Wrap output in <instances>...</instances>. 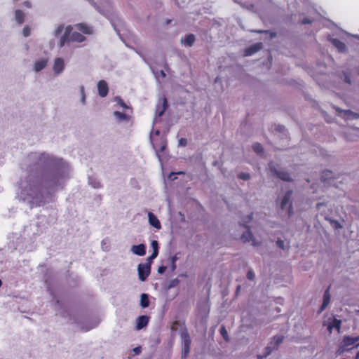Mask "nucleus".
<instances>
[{
  "label": "nucleus",
  "mask_w": 359,
  "mask_h": 359,
  "mask_svg": "<svg viewBox=\"0 0 359 359\" xmlns=\"http://www.w3.org/2000/svg\"><path fill=\"white\" fill-rule=\"evenodd\" d=\"M93 187L95 188H100L101 187L100 185V182H97V183H95V184L93 185Z\"/></svg>",
  "instance_id": "obj_50"
},
{
  "label": "nucleus",
  "mask_w": 359,
  "mask_h": 359,
  "mask_svg": "<svg viewBox=\"0 0 359 359\" xmlns=\"http://www.w3.org/2000/svg\"><path fill=\"white\" fill-rule=\"evenodd\" d=\"M276 245L277 246L282 249V250H285V242L284 241L281 240V239H278V241H276Z\"/></svg>",
  "instance_id": "obj_35"
},
{
  "label": "nucleus",
  "mask_w": 359,
  "mask_h": 359,
  "mask_svg": "<svg viewBox=\"0 0 359 359\" xmlns=\"http://www.w3.org/2000/svg\"><path fill=\"white\" fill-rule=\"evenodd\" d=\"M158 255V252L156 250H153L152 254L147 258V262H150V265L151 264L152 260L155 259Z\"/></svg>",
  "instance_id": "obj_32"
},
{
  "label": "nucleus",
  "mask_w": 359,
  "mask_h": 359,
  "mask_svg": "<svg viewBox=\"0 0 359 359\" xmlns=\"http://www.w3.org/2000/svg\"><path fill=\"white\" fill-rule=\"evenodd\" d=\"M248 243H251L253 245H257L259 243V241H255L254 239V236L252 233L250 231V229L248 228Z\"/></svg>",
  "instance_id": "obj_29"
},
{
  "label": "nucleus",
  "mask_w": 359,
  "mask_h": 359,
  "mask_svg": "<svg viewBox=\"0 0 359 359\" xmlns=\"http://www.w3.org/2000/svg\"><path fill=\"white\" fill-rule=\"evenodd\" d=\"M65 68L64 60L60 57H57L54 61L53 71L55 74L61 73Z\"/></svg>",
  "instance_id": "obj_11"
},
{
  "label": "nucleus",
  "mask_w": 359,
  "mask_h": 359,
  "mask_svg": "<svg viewBox=\"0 0 359 359\" xmlns=\"http://www.w3.org/2000/svg\"><path fill=\"white\" fill-rule=\"evenodd\" d=\"M176 269V262H171V269L172 271L175 270Z\"/></svg>",
  "instance_id": "obj_47"
},
{
  "label": "nucleus",
  "mask_w": 359,
  "mask_h": 359,
  "mask_svg": "<svg viewBox=\"0 0 359 359\" xmlns=\"http://www.w3.org/2000/svg\"><path fill=\"white\" fill-rule=\"evenodd\" d=\"M252 149L257 154H262L264 153L262 145L258 142L253 144Z\"/></svg>",
  "instance_id": "obj_27"
},
{
  "label": "nucleus",
  "mask_w": 359,
  "mask_h": 359,
  "mask_svg": "<svg viewBox=\"0 0 359 359\" xmlns=\"http://www.w3.org/2000/svg\"><path fill=\"white\" fill-rule=\"evenodd\" d=\"M158 255V252L156 250H153L152 254L147 258V262H150V265L151 264L152 260L155 259Z\"/></svg>",
  "instance_id": "obj_33"
},
{
  "label": "nucleus",
  "mask_w": 359,
  "mask_h": 359,
  "mask_svg": "<svg viewBox=\"0 0 359 359\" xmlns=\"http://www.w3.org/2000/svg\"><path fill=\"white\" fill-rule=\"evenodd\" d=\"M148 218L149 224L157 229H160L161 228V223L158 219L151 212H149L148 213Z\"/></svg>",
  "instance_id": "obj_13"
},
{
  "label": "nucleus",
  "mask_w": 359,
  "mask_h": 359,
  "mask_svg": "<svg viewBox=\"0 0 359 359\" xmlns=\"http://www.w3.org/2000/svg\"><path fill=\"white\" fill-rule=\"evenodd\" d=\"M271 171L280 180L285 182H292L293 180L290 177V173L287 171H280L276 170L275 166L270 165Z\"/></svg>",
  "instance_id": "obj_6"
},
{
  "label": "nucleus",
  "mask_w": 359,
  "mask_h": 359,
  "mask_svg": "<svg viewBox=\"0 0 359 359\" xmlns=\"http://www.w3.org/2000/svg\"><path fill=\"white\" fill-rule=\"evenodd\" d=\"M359 336L358 337H350V336H344L343 337L341 345L339 346V348L337 351L338 355H341L346 351H348L354 347L359 346Z\"/></svg>",
  "instance_id": "obj_1"
},
{
  "label": "nucleus",
  "mask_w": 359,
  "mask_h": 359,
  "mask_svg": "<svg viewBox=\"0 0 359 359\" xmlns=\"http://www.w3.org/2000/svg\"><path fill=\"white\" fill-rule=\"evenodd\" d=\"M177 174H178V175H181V174H184V172H177Z\"/></svg>",
  "instance_id": "obj_55"
},
{
  "label": "nucleus",
  "mask_w": 359,
  "mask_h": 359,
  "mask_svg": "<svg viewBox=\"0 0 359 359\" xmlns=\"http://www.w3.org/2000/svg\"><path fill=\"white\" fill-rule=\"evenodd\" d=\"M86 37L83 34L76 32H73L70 36V41L79 43L84 41Z\"/></svg>",
  "instance_id": "obj_19"
},
{
  "label": "nucleus",
  "mask_w": 359,
  "mask_h": 359,
  "mask_svg": "<svg viewBox=\"0 0 359 359\" xmlns=\"http://www.w3.org/2000/svg\"><path fill=\"white\" fill-rule=\"evenodd\" d=\"M313 22L312 20L309 19V18H304L301 21V24L306 25V24H311Z\"/></svg>",
  "instance_id": "obj_38"
},
{
  "label": "nucleus",
  "mask_w": 359,
  "mask_h": 359,
  "mask_svg": "<svg viewBox=\"0 0 359 359\" xmlns=\"http://www.w3.org/2000/svg\"><path fill=\"white\" fill-rule=\"evenodd\" d=\"M181 337L184 342V351L182 358H186L190 352L191 340L187 331L183 332Z\"/></svg>",
  "instance_id": "obj_5"
},
{
  "label": "nucleus",
  "mask_w": 359,
  "mask_h": 359,
  "mask_svg": "<svg viewBox=\"0 0 359 359\" xmlns=\"http://www.w3.org/2000/svg\"><path fill=\"white\" fill-rule=\"evenodd\" d=\"M158 255V252L156 250H153L152 254L147 258V262H150V265L151 264L152 260L155 259Z\"/></svg>",
  "instance_id": "obj_31"
},
{
  "label": "nucleus",
  "mask_w": 359,
  "mask_h": 359,
  "mask_svg": "<svg viewBox=\"0 0 359 359\" xmlns=\"http://www.w3.org/2000/svg\"><path fill=\"white\" fill-rule=\"evenodd\" d=\"M166 146H167L166 142L164 141H162L159 146L156 147V150L157 154L163 153L164 151V150L165 149Z\"/></svg>",
  "instance_id": "obj_30"
},
{
  "label": "nucleus",
  "mask_w": 359,
  "mask_h": 359,
  "mask_svg": "<svg viewBox=\"0 0 359 359\" xmlns=\"http://www.w3.org/2000/svg\"><path fill=\"white\" fill-rule=\"evenodd\" d=\"M334 224H335V227H336L337 229H339V228H341V227H342V226H341V225L338 222H337V221H336V222H334Z\"/></svg>",
  "instance_id": "obj_48"
},
{
  "label": "nucleus",
  "mask_w": 359,
  "mask_h": 359,
  "mask_svg": "<svg viewBox=\"0 0 359 359\" xmlns=\"http://www.w3.org/2000/svg\"><path fill=\"white\" fill-rule=\"evenodd\" d=\"M283 335H276L271 339L269 345L265 348L262 357L268 356L273 350L277 349L283 341Z\"/></svg>",
  "instance_id": "obj_3"
},
{
  "label": "nucleus",
  "mask_w": 359,
  "mask_h": 359,
  "mask_svg": "<svg viewBox=\"0 0 359 359\" xmlns=\"http://www.w3.org/2000/svg\"><path fill=\"white\" fill-rule=\"evenodd\" d=\"M262 47V43H257L254 46H251L248 47V55H251L257 52L258 50L261 49Z\"/></svg>",
  "instance_id": "obj_25"
},
{
  "label": "nucleus",
  "mask_w": 359,
  "mask_h": 359,
  "mask_svg": "<svg viewBox=\"0 0 359 359\" xmlns=\"http://www.w3.org/2000/svg\"><path fill=\"white\" fill-rule=\"evenodd\" d=\"M243 54H244V55H247V49H245L243 50Z\"/></svg>",
  "instance_id": "obj_53"
},
{
  "label": "nucleus",
  "mask_w": 359,
  "mask_h": 359,
  "mask_svg": "<svg viewBox=\"0 0 359 359\" xmlns=\"http://www.w3.org/2000/svg\"><path fill=\"white\" fill-rule=\"evenodd\" d=\"M166 106H167V100H166V99L165 98V99H164V100H163V110H162L161 111H160V112L158 113V116H162V115H163V112H164V111H165V108H166Z\"/></svg>",
  "instance_id": "obj_41"
},
{
  "label": "nucleus",
  "mask_w": 359,
  "mask_h": 359,
  "mask_svg": "<svg viewBox=\"0 0 359 359\" xmlns=\"http://www.w3.org/2000/svg\"><path fill=\"white\" fill-rule=\"evenodd\" d=\"M76 27L80 32L85 34H91L93 33L91 27H90L85 23L77 24Z\"/></svg>",
  "instance_id": "obj_18"
},
{
  "label": "nucleus",
  "mask_w": 359,
  "mask_h": 359,
  "mask_svg": "<svg viewBox=\"0 0 359 359\" xmlns=\"http://www.w3.org/2000/svg\"><path fill=\"white\" fill-rule=\"evenodd\" d=\"M165 270H166V266H161L158 269V273H160V274H162V273H163L165 271Z\"/></svg>",
  "instance_id": "obj_42"
},
{
  "label": "nucleus",
  "mask_w": 359,
  "mask_h": 359,
  "mask_svg": "<svg viewBox=\"0 0 359 359\" xmlns=\"http://www.w3.org/2000/svg\"><path fill=\"white\" fill-rule=\"evenodd\" d=\"M48 64V59L43 58L35 62L34 65V70L36 72L44 69Z\"/></svg>",
  "instance_id": "obj_16"
},
{
  "label": "nucleus",
  "mask_w": 359,
  "mask_h": 359,
  "mask_svg": "<svg viewBox=\"0 0 359 359\" xmlns=\"http://www.w3.org/2000/svg\"><path fill=\"white\" fill-rule=\"evenodd\" d=\"M254 278H255L254 273L252 271L248 270V280H253Z\"/></svg>",
  "instance_id": "obj_45"
},
{
  "label": "nucleus",
  "mask_w": 359,
  "mask_h": 359,
  "mask_svg": "<svg viewBox=\"0 0 359 359\" xmlns=\"http://www.w3.org/2000/svg\"><path fill=\"white\" fill-rule=\"evenodd\" d=\"M248 222H249L250 220H252V218H253V214H252V213H251L250 215H248Z\"/></svg>",
  "instance_id": "obj_51"
},
{
  "label": "nucleus",
  "mask_w": 359,
  "mask_h": 359,
  "mask_svg": "<svg viewBox=\"0 0 359 359\" xmlns=\"http://www.w3.org/2000/svg\"><path fill=\"white\" fill-rule=\"evenodd\" d=\"M292 191L288 190L283 196L280 207L282 210H286L287 216L290 217L293 215V206L292 201Z\"/></svg>",
  "instance_id": "obj_2"
},
{
  "label": "nucleus",
  "mask_w": 359,
  "mask_h": 359,
  "mask_svg": "<svg viewBox=\"0 0 359 359\" xmlns=\"http://www.w3.org/2000/svg\"><path fill=\"white\" fill-rule=\"evenodd\" d=\"M149 299L147 294L143 293L141 294L140 305L142 308H147L149 306Z\"/></svg>",
  "instance_id": "obj_24"
},
{
  "label": "nucleus",
  "mask_w": 359,
  "mask_h": 359,
  "mask_svg": "<svg viewBox=\"0 0 359 359\" xmlns=\"http://www.w3.org/2000/svg\"><path fill=\"white\" fill-rule=\"evenodd\" d=\"M236 2L239 3L237 0H234Z\"/></svg>",
  "instance_id": "obj_58"
},
{
  "label": "nucleus",
  "mask_w": 359,
  "mask_h": 359,
  "mask_svg": "<svg viewBox=\"0 0 359 359\" xmlns=\"http://www.w3.org/2000/svg\"><path fill=\"white\" fill-rule=\"evenodd\" d=\"M355 359H359V351L356 353Z\"/></svg>",
  "instance_id": "obj_52"
},
{
  "label": "nucleus",
  "mask_w": 359,
  "mask_h": 359,
  "mask_svg": "<svg viewBox=\"0 0 359 359\" xmlns=\"http://www.w3.org/2000/svg\"><path fill=\"white\" fill-rule=\"evenodd\" d=\"M177 257L176 255L171 257V262H176Z\"/></svg>",
  "instance_id": "obj_49"
},
{
  "label": "nucleus",
  "mask_w": 359,
  "mask_h": 359,
  "mask_svg": "<svg viewBox=\"0 0 359 359\" xmlns=\"http://www.w3.org/2000/svg\"><path fill=\"white\" fill-rule=\"evenodd\" d=\"M114 115L119 121H128L131 117L130 114L118 111H114Z\"/></svg>",
  "instance_id": "obj_17"
},
{
  "label": "nucleus",
  "mask_w": 359,
  "mask_h": 359,
  "mask_svg": "<svg viewBox=\"0 0 359 359\" xmlns=\"http://www.w3.org/2000/svg\"><path fill=\"white\" fill-rule=\"evenodd\" d=\"M332 179V172L330 170H326L323 172L321 175V180L323 182H328L330 183V180Z\"/></svg>",
  "instance_id": "obj_23"
},
{
  "label": "nucleus",
  "mask_w": 359,
  "mask_h": 359,
  "mask_svg": "<svg viewBox=\"0 0 359 359\" xmlns=\"http://www.w3.org/2000/svg\"><path fill=\"white\" fill-rule=\"evenodd\" d=\"M115 101L116 102L118 105H119L120 107H121L123 109L130 110V113H132V108L128 107L121 97H115Z\"/></svg>",
  "instance_id": "obj_26"
},
{
  "label": "nucleus",
  "mask_w": 359,
  "mask_h": 359,
  "mask_svg": "<svg viewBox=\"0 0 359 359\" xmlns=\"http://www.w3.org/2000/svg\"><path fill=\"white\" fill-rule=\"evenodd\" d=\"M330 286H329L324 292L323 302L320 306V312L325 310L330 302Z\"/></svg>",
  "instance_id": "obj_14"
},
{
  "label": "nucleus",
  "mask_w": 359,
  "mask_h": 359,
  "mask_svg": "<svg viewBox=\"0 0 359 359\" xmlns=\"http://www.w3.org/2000/svg\"><path fill=\"white\" fill-rule=\"evenodd\" d=\"M149 321V317L146 315L140 316L137 318L136 330H140L146 327Z\"/></svg>",
  "instance_id": "obj_9"
},
{
  "label": "nucleus",
  "mask_w": 359,
  "mask_h": 359,
  "mask_svg": "<svg viewBox=\"0 0 359 359\" xmlns=\"http://www.w3.org/2000/svg\"><path fill=\"white\" fill-rule=\"evenodd\" d=\"M179 144L180 146L185 147L187 145V140L186 138H181L179 140Z\"/></svg>",
  "instance_id": "obj_40"
},
{
  "label": "nucleus",
  "mask_w": 359,
  "mask_h": 359,
  "mask_svg": "<svg viewBox=\"0 0 359 359\" xmlns=\"http://www.w3.org/2000/svg\"><path fill=\"white\" fill-rule=\"evenodd\" d=\"M139 279L141 281H144L150 274L151 267L150 262L145 264H140L137 267Z\"/></svg>",
  "instance_id": "obj_4"
},
{
  "label": "nucleus",
  "mask_w": 359,
  "mask_h": 359,
  "mask_svg": "<svg viewBox=\"0 0 359 359\" xmlns=\"http://www.w3.org/2000/svg\"><path fill=\"white\" fill-rule=\"evenodd\" d=\"M23 5L25 6H26L27 8H31L32 7V4L29 1H25L23 2Z\"/></svg>",
  "instance_id": "obj_46"
},
{
  "label": "nucleus",
  "mask_w": 359,
  "mask_h": 359,
  "mask_svg": "<svg viewBox=\"0 0 359 359\" xmlns=\"http://www.w3.org/2000/svg\"><path fill=\"white\" fill-rule=\"evenodd\" d=\"M151 247L153 248V250H156L158 252V243L157 241H152Z\"/></svg>",
  "instance_id": "obj_39"
},
{
  "label": "nucleus",
  "mask_w": 359,
  "mask_h": 359,
  "mask_svg": "<svg viewBox=\"0 0 359 359\" xmlns=\"http://www.w3.org/2000/svg\"><path fill=\"white\" fill-rule=\"evenodd\" d=\"M23 35L25 36V37H27L30 35V29L28 26H25L24 28H23Z\"/></svg>",
  "instance_id": "obj_37"
},
{
  "label": "nucleus",
  "mask_w": 359,
  "mask_h": 359,
  "mask_svg": "<svg viewBox=\"0 0 359 359\" xmlns=\"http://www.w3.org/2000/svg\"><path fill=\"white\" fill-rule=\"evenodd\" d=\"M51 159L50 158L49 156H46L44 154H42L39 158V161H43V162H49L50 161Z\"/></svg>",
  "instance_id": "obj_36"
},
{
  "label": "nucleus",
  "mask_w": 359,
  "mask_h": 359,
  "mask_svg": "<svg viewBox=\"0 0 359 359\" xmlns=\"http://www.w3.org/2000/svg\"><path fill=\"white\" fill-rule=\"evenodd\" d=\"M244 236H245V232L243 233L242 238H243Z\"/></svg>",
  "instance_id": "obj_56"
},
{
  "label": "nucleus",
  "mask_w": 359,
  "mask_h": 359,
  "mask_svg": "<svg viewBox=\"0 0 359 359\" xmlns=\"http://www.w3.org/2000/svg\"><path fill=\"white\" fill-rule=\"evenodd\" d=\"M219 333L225 341L228 342L229 341V334L224 325L220 327Z\"/></svg>",
  "instance_id": "obj_28"
},
{
  "label": "nucleus",
  "mask_w": 359,
  "mask_h": 359,
  "mask_svg": "<svg viewBox=\"0 0 359 359\" xmlns=\"http://www.w3.org/2000/svg\"><path fill=\"white\" fill-rule=\"evenodd\" d=\"M238 178L246 180H247V172H241L238 175Z\"/></svg>",
  "instance_id": "obj_43"
},
{
  "label": "nucleus",
  "mask_w": 359,
  "mask_h": 359,
  "mask_svg": "<svg viewBox=\"0 0 359 359\" xmlns=\"http://www.w3.org/2000/svg\"><path fill=\"white\" fill-rule=\"evenodd\" d=\"M15 17L18 24L21 25L25 22V13L22 11L17 9L15 11Z\"/></svg>",
  "instance_id": "obj_22"
},
{
  "label": "nucleus",
  "mask_w": 359,
  "mask_h": 359,
  "mask_svg": "<svg viewBox=\"0 0 359 359\" xmlns=\"http://www.w3.org/2000/svg\"><path fill=\"white\" fill-rule=\"evenodd\" d=\"M1 285H2V282H1V280H0V287L1 286Z\"/></svg>",
  "instance_id": "obj_57"
},
{
  "label": "nucleus",
  "mask_w": 359,
  "mask_h": 359,
  "mask_svg": "<svg viewBox=\"0 0 359 359\" xmlns=\"http://www.w3.org/2000/svg\"><path fill=\"white\" fill-rule=\"evenodd\" d=\"M244 227L247 228V223L246 222H243V224H242Z\"/></svg>",
  "instance_id": "obj_54"
},
{
  "label": "nucleus",
  "mask_w": 359,
  "mask_h": 359,
  "mask_svg": "<svg viewBox=\"0 0 359 359\" xmlns=\"http://www.w3.org/2000/svg\"><path fill=\"white\" fill-rule=\"evenodd\" d=\"M98 94L100 97H104L107 95L109 88L107 82L104 80H100L97 83Z\"/></svg>",
  "instance_id": "obj_7"
},
{
  "label": "nucleus",
  "mask_w": 359,
  "mask_h": 359,
  "mask_svg": "<svg viewBox=\"0 0 359 359\" xmlns=\"http://www.w3.org/2000/svg\"><path fill=\"white\" fill-rule=\"evenodd\" d=\"M64 30V26L60 25H58L55 29L54 34L55 36H58Z\"/></svg>",
  "instance_id": "obj_34"
},
{
  "label": "nucleus",
  "mask_w": 359,
  "mask_h": 359,
  "mask_svg": "<svg viewBox=\"0 0 359 359\" xmlns=\"http://www.w3.org/2000/svg\"><path fill=\"white\" fill-rule=\"evenodd\" d=\"M196 41V37L193 34H189L185 36L184 40L182 42L184 43L185 46L191 47Z\"/></svg>",
  "instance_id": "obj_21"
},
{
  "label": "nucleus",
  "mask_w": 359,
  "mask_h": 359,
  "mask_svg": "<svg viewBox=\"0 0 359 359\" xmlns=\"http://www.w3.org/2000/svg\"><path fill=\"white\" fill-rule=\"evenodd\" d=\"M358 344H359V341H358Z\"/></svg>",
  "instance_id": "obj_59"
},
{
  "label": "nucleus",
  "mask_w": 359,
  "mask_h": 359,
  "mask_svg": "<svg viewBox=\"0 0 359 359\" xmlns=\"http://www.w3.org/2000/svg\"><path fill=\"white\" fill-rule=\"evenodd\" d=\"M141 351H142V348L141 346H137V347H135L134 349H133V351L134 353L136 354V355H138L141 353Z\"/></svg>",
  "instance_id": "obj_44"
},
{
  "label": "nucleus",
  "mask_w": 359,
  "mask_h": 359,
  "mask_svg": "<svg viewBox=\"0 0 359 359\" xmlns=\"http://www.w3.org/2000/svg\"><path fill=\"white\" fill-rule=\"evenodd\" d=\"M72 28L71 26H67L65 28V31L64 34L61 36L60 40V47H63L65 44L70 40L71 36V32H72Z\"/></svg>",
  "instance_id": "obj_10"
},
{
  "label": "nucleus",
  "mask_w": 359,
  "mask_h": 359,
  "mask_svg": "<svg viewBox=\"0 0 359 359\" xmlns=\"http://www.w3.org/2000/svg\"><path fill=\"white\" fill-rule=\"evenodd\" d=\"M329 41L338 50L339 53H346L347 51L346 44L338 39L330 38Z\"/></svg>",
  "instance_id": "obj_8"
},
{
  "label": "nucleus",
  "mask_w": 359,
  "mask_h": 359,
  "mask_svg": "<svg viewBox=\"0 0 359 359\" xmlns=\"http://www.w3.org/2000/svg\"><path fill=\"white\" fill-rule=\"evenodd\" d=\"M132 252L139 256H144L146 254V248L144 244H139L132 247Z\"/></svg>",
  "instance_id": "obj_15"
},
{
  "label": "nucleus",
  "mask_w": 359,
  "mask_h": 359,
  "mask_svg": "<svg viewBox=\"0 0 359 359\" xmlns=\"http://www.w3.org/2000/svg\"><path fill=\"white\" fill-rule=\"evenodd\" d=\"M334 109L338 113L343 114V115H341V116H343L344 118L353 119V118H357L359 116L358 114L353 113L351 110H342L340 108L337 107H334Z\"/></svg>",
  "instance_id": "obj_12"
},
{
  "label": "nucleus",
  "mask_w": 359,
  "mask_h": 359,
  "mask_svg": "<svg viewBox=\"0 0 359 359\" xmlns=\"http://www.w3.org/2000/svg\"><path fill=\"white\" fill-rule=\"evenodd\" d=\"M341 321L340 320L334 318L332 322L328 325L327 330H329V332L330 333L332 332V330L334 327L336 328L338 331H339V330L341 328Z\"/></svg>",
  "instance_id": "obj_20"
}]
</instances>
